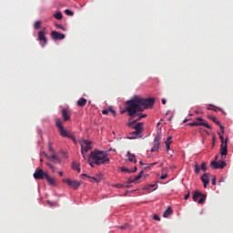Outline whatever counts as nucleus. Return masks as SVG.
<instances>
[{"mask_svg":"<svg viewBox=\"0 0 233 233\" xmlns=\"http://www.w3.org/2000/svg\"><path fill=\"white\" fill-rule=\"evenodd\" d=\"M88 150H92V146H90V142L88 140H79V153L83 155V158L86 159V153H89V167L93 165L104 166L108 164V157L106 154V151L102 150H93L89 152Z\"/></svg>","mask_w":233,"mask_h":233,"instance_id":"f257e3e1","label":"nucleus"},{"mask_svg":"<svg viewBox=\"0 0 233 233\" xmlns=\"http://www.w3.org/2000/svg\"><path fill=\"white\" fill-rule=\"evenodd\" d=\"M156 102L152 98H142L139 96H133V98L127 100V107L123 108V112L128 114L129 117H136V113L142 112V110L152 108V104Z\"/></svg>","mask_w":233,"mask_h":233,"instance_id":"f03ea898","label":"nucleus"},{"mask_svg":"<svg viewBox=\"0 0 233 233\" xmlns=\"http://www.w3.org/2000/svg\"><path fill=\"white\" fill-rule=\"evenodd\" d=\"M70 119V116H68V110L63 109V119L56 118V128L59 129V136L76 140L72 135L68 134V131H65V128L62 127V122L68 121Z\"/></svg>","mask_w":233,"mask_h":233,"instance_id":"7ed1b4c3","label":"nucleus"},{"mask_svg":"<svg viewBox=\"0 0 233 233\" xmlns=\"http://www.w3.org/2000/svg\"><path fill=\"white\" fill-rule=\"evenodd\" d=\"M127 127L133 128V132H129L128 139H137L142 137V123L132 125V122L127 123Z\"/></svg>","mask_w":233,"mask_h":233,"instance_id":"20e7f679","label":"nucleus"},{"mask_svg":"<svg viewBox=\"0 0 233 233\" xmlns=\"http://www.w3.org/2000/svg\"><path fill=\"white\" fill-rule=\"evenodd\" d=\"M223 126H220V132H217V135L220 136V158L227 157V140L223 138Z\"/></svg>","mask_w":233,"mask_h":233,"instance_id":"39448f33","label":"nucleus"},{"mask_svg":"<svg viewBox=\"0 0 233 233\" xmlns=\"http://www.w3.org/2000/svg\"><path fill=\"white\" fill-rule=\"evenodd\" d=\"M206 201V195L199 193V191L193 192V202L202 205Z\"/></svg>","mask_w":233,"mask_h":233,"instance_id":"423d86ee","label":"nucleus"},{"mask_svg":"<svg viewBox=\"0 0 233 233\" xmlns=\"http://www.w3.org/2000/svg\"><path fill=\"white\" fill-rule=\"evenodd\" d=\"M33 178L42 180L43 178H52V177H48V174L42 169H35V173H33Z\"/></svg>","mask_w":233,"mask_h":233,"instance_id":"0eeeda50","label":"nucleus"},{"mask_svg":"<svg viewBox=\"0 0 233 233\" xmlns=\"http://www.w3.org/2000/svg\"><path fill=\"white\" fill-rule=\"evenodd\" d=\"M63 183L69 186V188H73V190L78 189V186L82 185V182H78L72 179H63Z\"/></svg>","mask_w":233,"mask_h":233,"instance_id":"6e6552de","label":"nucleus"},{"mask_svg":"<svg viewBox=\"0 0 233 233\" xmlns=\"http://www.w3.org/2000/svg\"><path fill=\"white\" fill-rule=\"evenodd\" d=\"M223 167H227V162H223V161H212V162H210V168L223 169Z\"/></svg>","mask_w":233,"mask_h":233,"instance_id":"1a4fd4ad","label":"nucleus"},{"mask_svg":"<svg viewBox=\"0 0 233 233\" xmlns=\"http://www.w3.org/2000/svg\"><path fill=\"white\" fill-rule=\"evenodd\" d=\"M159 152V136L153 137V147L149 148V153Z\"/></svg>","mask_w":233,"mask_h":233,"instance_id":"9d476101","label":"nucleus"},{"mask_svg":"<svg viewBox=\"0 0 233 233\" xmlns=\"http://www.w3.org/2000/svg\"><path fill=\"white\" fill-rule=\"evenodd\" d=\"M200 181L204 182V188H206V185L208 184L216 186V178L209 179V177L206 176V174L200 177Z\"/></svg>","mask_w":233,"mask_h":233,"instance_id":"9b49d317","label":"nucleus"},{"mask_svg":"<svg viewBox=\"0 0 233 233\" xmlns=\"http://www.w3.org/2000/svg\"><path fill=\"white\" fill-rule=\"evenodd\" d=\"M49 36L53 37V41H60V40L65 39V35L56 32V31L49 33Z\"/></svg>","mask_w":233,"mask_h":233,"instance_id":"f8f14e48","label":"nucleus"},{"mask_svg":"<svg viewBox=\"0 0 233 233\" xmlns=\"http://www.w3.org/2000/svg\"><path fill=\"white\" fill-rule=\"evenodd\" d=\"M199 171L206 172V163H202L200 166H193V173L199 174Z\"/></svg>","mask_w":233,"mask_h":233,"instance_id":"ddd939ff","label":"nucleus"},{"mask_svg":"<svg viewBox=\"0 0 233 233\" xmlns=\"http://www.w3.org/2000/svg\"><path fill=\"white\" fill-rule=\"evenodd\" d=\"M139 178H142V172L137 175V177H129L128 179H127V184L136 183V181H138Z\"/></svg>","mask_w":233,"mask_h":233,"instance_id":"4468645a","label":"nucleus"},{"mask_svg":"<svg viewBox=\"0 0 233 233\" xmlns=\"http://www.w3.org/2000/svg\"><path fill=\"white\" fill-rule=\"evenodd\" d=\"M127 158H128L129 163L136 164V155H132V153L127 152Z\"/></svg>","mask_w":233,"mask_h":233,"instance_id":"2eb2a0df","label":"nucleus"},{"mask_svg":"<svg viewBox=\"0 0 233 233\" xmlns=\"http://www.w3.org/2000/svg\"><path fill=\"white\" fill-rule=\"evenodd\" d=\"M41 180H46V183H49V186L56 187V178L46 177Z\"/></svg>","mask_w":233,"mask_h":233,"instance_id":"dca6fc26","label":"nucleus"},{"mask_svg":"<svg viewBox=\"0 0 233 233\" xmlns=\"http://www.w3.org/2000/svg\"><path fill=\"white\" fill-rule=\"evenodd\" d=\"M188 125H206V120H203L201 117H197V121H193Z\"/></svg>","mask_w":233,"mask_h":233,"instance_id":"f3484780","label":"nucleus"},{"mask_svg":"<svg viewBox=\"0 0 233 233\" xmlns=\"http://www.w3.org/2000/svg\"><path fill=\"white\" fill-rule=\"evenodd\" d=\"M76 106H86V98H79V100L76 101Z\"/></svg>","mask_w":233,"mask_h":233,"instance_id":"a211bd4d","label":"nucleus"},{"mask_svg":"<svg viewBox=\"0 0 233 233\" xmlns=\"http://www.w3.org/2000/svg\"><path fill=\"white\" fill-rule=\"evenodd\" d=\"M188 127H207V129H211V127H209V124H187Z\"/></svg>","mask_w":233,"mask_h":233,"instance_id":"6ab92c4d","label":"nucleus"},{"mask_svg":"<svg viewBox=\"0 0 233 233\" xmlns=\"http://www.w3.org/2000/svg\"><path fill=\"white\" fill-rule=\"evenodd\" d=\"M39 42H43V45L46 43V38H45V31H39Z\"/></svg>","mask_w":233,"mask_h":233,"instance_id":"aec40b11","label":"nucleus"},{"mask_svg":"<svg viewBox=\"0 0 233 233\" xmlns=\"http://www.w3.org/2000/svg\"><path fill=\"white\" fill-rule=\"evenodd\" d=\"M169 144H172V137H167V141H163V145L167 147V151H169Z\"/></svg>","mask_w":233,"mask_h":233,"instance_id":"412c9836","label":"nucleus"},{"mask_svg":"<svg viewBox=\"0 0 233 233\" xmlns=\"http://www.w3.org/2000/svg\"><path fill=\"white\" fill-rule=\"evenodd\" d=\"M142 118H146V114L140 115V116L137 117V120H133L129 123H133V126L139 125V123L136 122L141 120Z\"/></svg>","mask_w":233,"mask_h":233,"instance_id":"4be33fe9","label":"nucleus"},{"mask_svg":"<svg viewBox=\"0 0 233 233\" xmlns=\"http://www.w3.org/2000/svg\"><path fill=\"white\" fill-rule=\"evenodd\" d=\"M172 214V209L171 208H167V211H163V218H169V215Z\"/></svg>","mask_w":233,"mask_h":233,"instance_id":"5701e85b","label":"nucleus"},{"mask_svg":"<svg viewBox=\"0 0 233 233\" xmlns=\"http://www.w3.org/2000/svg\"><path fill=\"white\" fill-rule=\"evenodd\" d=\"M40 27H42V21H35V24L33 25V28L38 30Z\"/></svg>","mask_w":233,"mask_h":233,"instance_id":"b1692460","label":"nucleus"},{"mask_svg":"<svg viewBox=\"0 0 233 233\" xmlns=\"http://www.w3.org/2000/svg\"><path fill=\"white\" fill-rule=\"evenodd\" d=\"M46 158H49V161L58 162V158L56 157V155H53V156H46Z\"/></svg>","mask_w":233,"mask_h":233,"instance_id":"393cba45","label":"nucleus"},{"mask_svg":"<svg viewBox=\"0 0 233 233\" xmlns=\"http://www.w3.org/2000/svg\"><path fill=\"white\" fill-rule=\"evenodd\" d=\"M53 18H56V20H62V13H56L55 15H53Z\"/></svg>","mask_w":233,"mask_h":233,"instance_id":"a878e982","label":"nucleus"},{"mask_svg":"<svg viewBox=\"0 0 233 233\" xmlns=\"http://www.w3.org/2000/svg\"><path fill=\"white\" fill-rule=\"evenodd\" d=\"M108 114L116 115V111H113L112 109L103 110V115H108Z\"/></svg>","mask_w":233,"mask_h":233,"instance_id":"bb28decb","label":"nucleus"},{"mask_svg":"<svg viewBox=\"0 0 233 233\" xmlns=\"http://www.w3.org/2000/svg\"><path fill=\"white\" fill-rule=\"evenodd\" d=\"M113 187H116V188H126V187H129V186H126V185H122V184L113 185Z\"/></svg>","mask_w":233,"mask_h":233,"instance_id":"cd10ccee","label":"nucleus"},{"mask_svg":"<svg viewBox=\"0 0 233 233\" xmlns=\"http://www.w3.org/2000/svg\"><path fill=\"white\" fill-rule=\"evenodd\" d=\"M123 172L129 174V173H134L136 172V167H133V170H129L127 168H123Z\"/></svg>","mask_w":233,"mask_h":233,"instance_id":"c85d7f7f","label":"nucleus"},{"mask_svg":"<svg viewBox=\"0 0 233 233\" xmlns=\"http://www.w3.org/2000/svg\"><path fill=\"white\" fill-rule=\"evenodd\" d=\"M64 13H66V15L67 16H72L74 15V13H72V11L66 9V11H64Z\"/></svg>","mask_w":233,"mask_h":233,"instance_id":"c756f323","label":"nucleus"},{"mask_svg":"<svg viewBox=\"0 0 233 233\" xmlns=\"http://www.w3.org/2000/svg\"><path fill=\"white\" fill-rule=\"evenodd\" d=\"M73 170L78 172V163L73 162Z\"/></svg>","mask_w":233,"mask_h":233,"instance_id":"7c9ffc66","label":"nucleus"},{"mask_svg":"<svg viewBox=\"0 0 233 233\" xmlns=\"http://www.w3.org/2000/svg\"><path fill=\"white\" fill-rule=\"evenodd\" d=\"M46 204L49 205V207H52V208H56V202H52V201H47L46 202Z\"/></svg>","mask_w":233,"mask_h":233,"instance_id":"2f4dec72","label":"nucleus"},{"mask_svg":"<svg viewBox=\"0 0 233 233\" xmlns=\"http://www.w3.org/2000/svg\"><path fill=\"white\" fill-rule=\"evenodd\" d=\"M56 28H59V30L65 31V27H63L62 25L56 24Z\"/></svg>","mask_w":233,"mask_h":233,"instance_id":"473e14b6","label":"nucleus"},{"mask_svg":"<svg viewBox=\"0 0 233 233\" xmlns=\"http://www.w3.org/2000/svg\"><path fill=\"white\" fill-rule=\"evenodd\" d=\"M81 176L85 177L86 178H89V179H91V180H93V181H96V177H88V176H86V174H83V175H81Z\"/></svg>","mask_w":233,"mask_h":233,"instance_id":"72a5a7b5","label":"nucleus"},{"mask_svg":"<svg viewBox=\"0 0 233 233\" xmlns=\"http://www.w3.org/2000/svg\"><path fill=\"white\" fill-rule=\"evenodd\" d=\"M210 120L214 121V124H217V126H219V121H216V117H210Z\"/></svg>","mask_w":233,"mask_h":233,"instance_id":"f704fd0d","label":"nucleus"},{"mask_svg":"<svg viewBox=\"0 0 233 233\" xmlns=\"http://www.w3.org/2000/svg\"><path fill=\"white\" fill-rule=\"evenodd\" d=\"M152 187H156V185H154V184L147 185V189H149V188H152Z\"/></svg>","mask_w":233,"mask_h":233,"instance_id":"c9c22d12","label":"nucleus"},{"mask_svg":"<svg viewBox=\"0 0 233 233\" xmlns=\"http://www.w3.org/2000/svg\"><path fill=\"white\" fill-rule=\"evenodd\" d=\"M127 225L119 226V230H126Z\"/></svg>","mask_w":233,"mask_h":233,"instance_id":"e433bc0d","label":"nucleus"},{"mask_svg":"<svg viewBox=\"0 0 233 233\" xmlns=\"http://www.w3.org/2000/svg\"><path fill=\"white\" fill-rule=\"evenodd\" d=\"M153 220L159 221V216L153 215Z\"/></svg>","mask_w":233,"mask_h":233,"instance_id":"4c0bfd02","label":"nucleus"},{"mask_svg":"<svg viewBox=\"0 0 233 233\" xmlns=\"http://www.w3.org/2000/svg\"><path fill=\"white\" fill-rule=\"evenodd\" d=\"M189 199V194H187V196H183V200Z\"/></svg>","mask_w":233,"mask_h":233,"instance_id":"58836bf2","label":"nucleus"},{"mask_svg":"<svg viewBox=\"0 0 233 233\" xmlns=\"http://www.w3.org/2000/svg\"><path fill=\"white\" fill-rule=\"evenodd\" d=\"M207 110H210V111H216V108H212V107H207Z\"/></svg>","mask_w":233,"mask_h":233,"instance_id":"ea45409f","label":"nucleus"},{"mask_svg":"<svg viewBox=\"0 0 233 233\" xmlns=\"http://www.w3.org/2000/svg\"><path fill=\"white\" fill-rule=\"evenodd\" d=\"M160 102H161V104L166 105V99H163Z\"/></svg>","mask_w":233,"mask_h":233,"instance_id":"a19ab883","label":"nucleus"},{"mask_svg":"<svg viewBox=\"0 0 233 233\" xmlns=\"http://www.w3.org/2000/svg\"><path fill=\"white\" fill-rule=\"evenodd\" d=\"M160 179H166V175L160 176Z\"/></svg>","mask_w":233,"mask_h":233,"instance_id":"79ce46f5","label":"nucleus"},{"mask_svg":"<svg viewBox=\"0 0 233 233\" xmlns=\"http://www.w3.org/2000/svg\"><path fill=\"white\" fill-rule=\"evenodd\" d=\"M52 150H54V149H52V146H49V152L52 153Z\"/></svg>","mask_w":233,"mask_h":233,"instance_id":"37998d69","label":"nucleus"},{"mask_svg":"<svg viewBox=\"0 0 233 233\" xmlns=\"http://www.w3.org/2000/svg\"><path fill=\"white\" fill-rule=\"evenodd\" d=\"M156 166V163L149 164V167Z\"/></svg>","mask_w":233,"mask_h":233,"instance_id":"c03bdc74","label":"nucleus"},{"mask_svg":"<svg viewBox=\"0 0 233 233\" xmlns=\"http://www.w3.org/2000/svg\"><path fill=\"white\" fill-rule=\"evenodd\" d=\"M57 175H59V177H62V172H59V174H57Z\"/></svg>","mask_w":233,"mask_h":233,"instance_id":"a18cd8bd","label":"nucleus"},{"mask_svg":"<svg viewBox=\"0 0 233 233\" xmlns=\"http://www.w3.org/2000/svg\"><path fill=\"white\" fill-rule=\"evenodd\" d=\"M186 122H187V121H186V120H183V123H186Z\"/></svg>","mask_w":233,"mask_h":233,"instance_id":"49530a36","label":"nucleus"},{"mask_svg":"<svg viewBox=\"0 0 233 233\" xmlns=\"http://www.w3.org/2000/svg\"><path fill=\"white\" fill-rule=\"evenodd\" d=\"M52 167H52V166H49V168H52Z\"/></svg>","mask_w":233,"mask_h":233,"instance_id":"de8ad7c7","label":"nucleus"},{"mask_svg":"<svg viewBox=\"0 0 233 233\" xmlns=\"http://www.w3.org/2000/svg\"><path fill=\"white\" fill-rule=\"evenodd\" d=\"M138 164L142 165V162H140V163H138Z\"/></svg>","mask_w":233,"mask_h":233,"instance_id":"09e8293b","label":"nucleus"},{"mask_svg":"<svg viewBox=\"0 0 233 233\" xmlns=\"http://www.w3.org/2000/svg\"><path fill=\"white\" fill-rule=\"evenodd\" d=\"M145 168H149V167H145Z\"/></svg>","mask_w":233,"mask_h":233,"instance_id":"8fccbe9b","label":"nucleus"}]
</instances>
